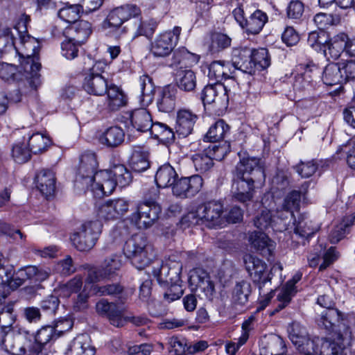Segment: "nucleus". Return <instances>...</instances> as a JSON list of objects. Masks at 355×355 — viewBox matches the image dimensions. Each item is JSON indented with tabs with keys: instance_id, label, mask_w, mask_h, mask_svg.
Masks as SVG:
<instances>
[{
	"instance_id": "nucleus-62",
	"label": "nucleus",
	"mask_w": 355,
	"mask_h": 355,
	"mask_svg": "<svg viewBox=\"0 0 355 355\" xmlns=\"http://www.w3.org/2000/svg\"><path fill=\"white\" fill-rule=\"evenodd\" d=\"M79 45L72 37L62 42V54L67 60L74 59L78 56Z\"/></svg>"
},
{
	"instance_id": "nucleus-50",
	"label": "nucleus",
	"mask_w": 355,
	"mask_h": 355,
	"mask_svg": "<svg viewBox=\"0 0 355 355\" xmlns=\"http://www.w3.org/2000/svg\"><path fill=\"white\" fill-rule=\"evenodd\" d=\"M50 144L51 140L49 137L38 132L32 135L28 139L29 150L35 154L44 150Z\"/></svg>"
},
{
	"instance_id": "nucleus-3",
	"label": "nucleus",
	"mask_w": 355,
	"mask_h": 355,
	"mask_svg": "<svg viewBox=\"0 0 355 355\" xmlns=\"http://www.w3.org/2000/svg\"><path fill=\"white\" fill-rule=\"evenodd\" d=\"M151 248L146 238L142 234H136L129 239L123 246V253L132 264L141 270L147 266L152 259Z\"/></svg>"
},
{
	"instance_id": "nucleus-25",
	"label": "nucleus",
	"mask_w": 355,
	"mask_h": 355,
	"mask_svg": "<svg viewBox=\"0 0 355 355\" xmlns=\"http://www.w3.org/2000/svg\"><path fill=\"white\" fill-rule=\"evenodd\" d=\"M129 119L132 128L141 132L150 131L153 124L151 115L146 108L132 110Z\"/></svg>"
},
{
	"instance_id": "nucleus-27",
	"label": "nucleus",
	"mask_w": 355,
	"mask_h": 355,
	"mask_svg": "<svg viewBox=\"0 0 355 355\" xmlns=\"http://www.w3.org/2000/svg\"><path fill=\"white\" fill-rule=\"evenodd\" d=\"M175 82L180 90L186 92H193L197 85L196 74L191 69H180L175 73Z\"/></svg>"
},
{
	"instance_id": "nucleus-31",
	"label": "nucleus",
	"mask_w": 355,
	"mask_h": 355,
	"mask_svg": "<svg viewBox=\"0 0 355 355\" xmlns=\"http://www.w3.org/2000/svg\"><path fill=\"white\" fill-rule=\"evenodd\" d=\"M348 36L344 33L334 36L328 40L327 43V55L333 60H337L341 54L345 51L346 53L347 42Z\"/></svg>"
},
{
	"instance_id": "nucleus-40",
	"label": "nucleus",
	"mask_w": 355,
	"mask_h": 355,
	"mask_svg": "<svg viewBox=\"0 0 355 355\" xmlns=\"http://www.w3.org/2000/svg\"><path fill=\"white\" fill-rule=\"evenodd\" d=\"M340 320V312L336 309H329L324 311L318 320V325L326 330L333 331Z\"/></svg>"
},
{
	"instance_id": "nucleus-52",
	"label": "nucleus",
	"mask_w": 355,
	"mask_h": 355,
	"mask_svg": "<svg viewBox=\"0 0 355 355\" xmlns=\"http://www.w3.org/2000/svg\"><path fill=\"white\" fill-rule=\"evenodd\" d=\"M254 225L261 230H266L269 227L276 228V220L271 211L265 209L254 218Z\"/></svg>"
},
{
	"instance_id": "nucleus-21",
	"label": "nucleus",
	"mask_w": 355,
	"mask_h": 355,
	"mask_svg": "<svg viewBox=\"0 0 355 355\" xmlns=\"http://www.w3.org/2000/svg\"><path fill=\"white\" fill-rule=\"evenodd\" d=\"M198 116L190 110L181 109L178 111L176 116V132L182 137L191 134Z\"/></svg>"
},
{
	"instance_id": "nucleus-38",
	"label": "nucleus",
	"mask_w": 355,
	"mask_h": 355,
	"mask_svg": "<svg viewBox=\"0 0 355 355\" xmlns=\"http://www.w3.org/2000/svg\"><path fill=\"white\" fill-rule=\"evenodd\" d=\"M267 20L266 14L257 10L245 21L244 28L248 34H258L262 30Z\"/></svg>"
},
{
	"instance_id": "nucleus-36",
	"label": "nucleus",
	"mask_w": 355,
	"mask_h": 355,
	"mask_svg": "<svg viewBox=\"0 0 355 355\" xmlns=\"http://www.w3.org/2000/svg\"><path fill=\"white\" fill-rule=\"evenodd\" d=\"M139 86V102L142 106H148L153 102L155 96V86L152 79L147 75L141 76Z\"/></svg>"
},
{
	"instance_id": "nucleus-4",
	"label": "nucleus",
	"mask_w": 355,
	"mask_h": 355,
	"mask_svg": "<svg viewBox=\"0 0 355 355\" xmlns=\"http://www.w3.org/2000/svg\"><path fill=\"white\" fill-rule=\"evenodd\" d=\"M102 227V223L98 220L83 223L71 236L73 245L79 251H89L95 246Z\"/></svg>"
},
{
	"instance_id": "nucleus-19",
	"label": "nucleus",
	"mask_w": 355,
	"mask_h": 355,
	"mask_svg": "<svg viewBox=\"0 0 355 355\" xmlns=\"http://www.w3.org/2000/svg\"><path fill=\"white\" fill-rule=\"evenodd\" d=\"M190 282L196 285L208 300H212L215 294V286L209 273L202 268H196L190 275Z\"/></svg>"
},
{
	"instance_id": "nucleus-14",
	"label": "nucleus",
	"mask_w": 355,
	"mask_h": 355,
	"mask_svg": "<svg viewBox=\"0 0 355 355\" xmlns=\"http://www.w3.org/2000/svg\"><path fill=\"white\" fill-rule=\"evenodd\" d=\"M203 186V179L198 175L189 178H177L171 185L174 196L180 198H187L194 196Z\"/></svg>"
},
{
	"instance_id": "nucleus-29",
	"label": "nucleus",
	"mask_w": 355,
	"mask_h": 355,
	"mask_svg": "<svg viewBox=\"0 0 355 355\" xmlns=\"http://www.w3.org/2000/svg\"><path fill=\"white\" fill-rule=\"evenodd\" d=\"M92 32L91 24L87 21L80 20L68 27L66 33L71 36L73 40L81 45L87 40Z\"/></svg>"
},
{
	"instance_id": "nucleus-1",
	"label": "nucleus",
	"mask_w": 355,
	"mask_h": 355,
	"mask_svg": "<svg viewBox=\"0 0 355 355\" xmlns=\"http://www.w3.org/2000/svg\"><path fill=\"white\" fill-rule=\"evenodd\" d=\"M239 162L236 164L232 183L233 198L243 204L252 200L255 192V183L265 181L263 162L250 157L245 152L239 153Z\"/></svg>"
},
{
	"instance_id": "nucleus-42",
	"label": "nucleus",
	"mask_w": 355,
	"mask_h": 355,
	"mask_svg": "<svg viewBox=\"0 0 355 355\" xmlns=\"http://www.w3.org/2000/svg\"><path fill=\"white\" fill-rule=\"evenodd\" d=\"M83 279L80 275H76L67 283L63 284L57 288L59 296L69 297L72 294H78L82 290Z\"/></svg>"
},
{
	"instance_id": "nucleus-63",
	"label": "nucleus",
	"mask_w": 355,
	"mask_h": 355,
	"mask_svg": "<svg viewBox=\"0 0 355 355\" xmlns=\"http://www.w3.org/2000/svg\"><path fill=\"white\" fill-rule=\"evenodd\" d=\"M293 211L283 209L282 207L280 209H277L276 215L275 216L276 220V230L280 232L287 230L286 221L293 218Z\"/></svg>"
},
{
	"instance_id": "nucleus-18",
	"label": "nucleus",
	"mask_w": 355,
	"mask_h": 355,
	"mask_svg": "<svg viewBox=\"0 0 355 355\" xmlns=\"http://www.w3.org/2000/svg\"><path fill=\"white\" fill-rule=\"evenodd\" d=\"M288 333L291 340L302 355H313L310 349L313 348V343L308 337L305 328L299 323L293 322L289 327Z\"/></svg>"
},
{
	"instance_id": "nucleus-23",
	"label": "nucleus",
	"mask_w": 355,
	"mask_h": 355,
	"mask_svg": "<svg viewBox=\"0 0 355 355\" xmlns=\"http://www.w3.org/2000/svg\"><path fill=\"white\" fill-rule=\"evenodd\" d=\"M252 247L262 256L270 257L275 248V243L265 233L253 232L249 237Z\"/></svg>"
},
{
	"instance_id": "nucleus-13",
	"label": "nucleus",
	"mask_w": 355,
	"mask_h": 355,
	"mask_svg": "<svg viewBox=\"0 0 355 355\" xmlns=\"http://www.w3.org/2000/svg\"><path fill=\"white\" fill-rule=\"evenodd\" d=\"M125 311L126 307L123 304L110 302L105 299H101L96 304V313L107 318L112 325L117 327L126 323Z\"/></svg>"
},
{
	"instance_id": "nucleus-17",
	"label": "nucleus",
	"mask_w": 355,
	"mask_h": 355,
	"mask_svg": "<svg viewBox=\"0 0 355 355\" xmlns=\"http://www.w3.org/2000/svg\"><path fill=\"white\" fill-rule=\"evenodd\" d=\"M243 261L245 268L254 282L264 285L270 280L267 266L262 260L251 254H245Z\"/></svg>"
},
{
	"instance_id": "nucleus-22",
	"label": "nucleus",
	"mask_w": 355,
	"mask_h": 355,
	"mask_svg": "<svg viewBox=\"0 0 355 355\" xmlns=\"http://www.w3.org/2000/svg\"><path fill=\"white\" fill-rule=\"evenodd\" d=\"M95 349L91 345L89 336L86 334H79L67 345L65 355H94Z\"/></svg>"
},
{
	"instance_id": "nucleus-48",
	"label": "nucleus",
	"mask_w": 355,
	"mask_h": 355,
	"mask_svg": "<svg viewBox=\"0 0 355 355\" xmlns=\"http://www.w3.org/2000/svg\"><path fill=\"white\" fill-rule=\"evenodd\" d=\"M252 62L254 64V73L257 70L261 71L270 64V58L266 49H252Z\"/></svg>"
},
{
	"instance_id": "nucleus-47",
	"label": "nucleus",
	"mask_w": 355,
	"mask_h": 355,
	"mask_svg": "<svg viewBox=\"0 0 355 355\" xmlns=\"http://www.w3.org/2000/svg\"><path fill=\"white\" fill-rule=\"evenodd\" d=\"M150 132L155 138L166 142L172 141L175 138V133L173 130L164 123H153Z\"/></svg>"
},
{
	"instance_id": "nucleus-41",
	"label": "nucleus",
	"mask_w": 355,
	"mask_h": 355,
	"mask_svg": "<svg viewBox=\"0 0 355 355\" xmlns=\"http://www.w3.org/2000/svg\"><path fill=\"white\" fill-rule=\"evenodd\" d=\"M2 272L3 273L2 286H6L12 290L18 288L26 282L20 270L15 272L14 269L9 267L2 270Z\"/></svg>"
},
{
	"instance_id": "nucleus-59",
	"label": "nucleus",
	"mask_w": 355,
	"mask_h": 355,
	"mask_svg": "<svg viewBox=\"0 0 355 355\" xmlns=\"http://www.w3.org/2000/svg\"><path fill=\"white\" fill-rule=\"evenodd\" d=\"M86 268L87 269V271L85 285L91 286L92 285H95L94 283L96 282H101L106 279H109V277L103 267L102 268H97L93 266H88Z\"/></svg>"
},
{
	"instance_id": "nucleus-44",
	"label": "nucleus",
	"mask_w": 355,
	"mask_h": 355,
	"mask_svg": "<svg viewBox=\"0 0 355 355\" xmlns=\"http://www.w3.org/2000/svg\"><path fill=\"white\" fill-rule=\"evenodd\" d=\"M229 63L224 61H214L209 67L208 76L210 79L220 83L223 79L227 78L229 75Z\"/></svg>"
},
{
	"instance_id": "nucleus-45",
	"label": "nucleus",
	"mask_w": 355,
	"mask_h": 355,
	"mask_svg": "<svg viewBox=\"0 0 355 355\" xmlns=\"http://www.w3.org/2000/svg\"><path fill=\"white\" fill-rule=\"evenodd\" d=\"M191 160L196 171L205 173L212 168L213 158L207 153L201 152L192 155Z\"/></svg>"
},
{
	"instance_id": "nucleus-12",
	"label": "nucleus",
	"mask_w": 355,
	"mask_h": 355,
	"mask_svg": "<svg viewBox=\"0 0 355 355\" xmlns=\"http://www.w3.org/2000/svg\"><path fill=\"white\" fill-rule=\"evenodd\" d=\"M161 211L158 204L139 203L129 219L139 229H147L157 220Z\"/></svg>"
},
{
	"instance_id": "nucleus-64",
	"label": "nucleus",
	"mask_w": 355,
	"mask_h": 355,
	"mask_svg": "<svg viewBox=\"0 0 355 355\" xmlns=\"http://www.w3.org/2000/svg\"><path fill=\"white\" fill-rule=\"evenodd\" d=\"M15 321V316L13 315L12 310L10 309H5L1 314H0V327L3 336L10 332Z\"/></svg>"
},
{
	"instance_id": "nucleus-6",
	"label": "nucleus",
	"mask_w": 355,
	"mask_h": 355,
	"mask_svg": "<svg viewBox=\"0 0 355 355\" xmlns=\"http://www.w3.org/2000/svg\"><path fill=\"white\" fill-rule=\"evenodd\" d=\"M2 347L12 355H27L32 345V334L28 330L19 328L17 334L8 333L1 340Z\"/></svg>"
},
{
	"instance_id": "nucleus-11",
	"label": "nucleus",
	"mask_w": 355,
	"mask_h": 355,
	"mask_svg": "<svg viewBox=\"0 0 355 355\" xmlns=\"http://www.w3.org/2000/svg\"><path fill=\"white\" fill-rule=\"evenodd\" d=\"M201 99L205 105H211L216 110H223L229 103L227 89L220 83L208 85L202 91Z\"/></svg>"
},
{
	"instance_id": "nucleus-51",
	"label": "nucleus",
	"mask_w": 355,
	"mask_h": 355,
	"mask_svg": "<svg viewBox=\"0 0 355 355\" xmlns=\"http://www.w3.org/2000/svg\"><path fill=\"white\" fill-rule=\"evenodd\" d=\"M92 293L91 286L85 285L82 291L72 299V307L75 311H81L89 306L88 300Z\"/></svg>"
},
{
	"instance_id": "nucleus-32",
	"label": "nucleus",
	"mask_w": 355,
	"mask_h": 355,
	"mask_svg": "<svg viewBox=\"0 0 355 355\" xmlns=\"http://www.w3.org/2000/svg\"><path fill=\"white\" fill-rule=\"evenodd\" d=\"M301 275H295L292 279L288 281L286 285L282 288L279 293L277 295V300L279 304L275 311H279L285 308L291 302V297L296 293L295 284L300 281Z\"/></svg>"
},
{
	"instance_id": "nucleus-37",
	"label": "nucleus",
	"mask_w": 355,
	"mask_h": 355,
	"mask_svg": "<svg viewBox=\"0 0 355 355\" xmlns=\"http://www.w3.org/2000/svg\"><path fill=\"white\" fill-rule=\"evenodd\" d=\"M178 178L175 169L169 164H164L159 168L155 175V182L158 187L163 188L171 187Z\"/></svg>"
},
{
	"instance_id": "nucleus-56",
	"label": "nucleus",
	"mask_w": 355,
	"mask_h": 355,
	"mask_svg": "<svg viewBox=\"0 0 355 355\" xmlns=\"http://www.w3.org/2000/svg\"><path fill=\"white\" fill-rule=\"evenodd\" d=\"M250 285L246 282H241L235 286L233 292V299L235 302L244 304L250 294Z\"/></svg>"
},
{
	"instance_id": "nucleus-43",
	"label": "nucleus",
	"mask_w": 355,
	"mask_h": 355,
	"mask_svg": "<svg viewBox=\"0 0 355 355\" xmlns=\"http://www.w3.org/2000/svg\"><path fill=\"white\" fill-rule=\"evenodd\" d=\"M109 171L112 173L116 185L121 187L128 186L132 182L130 171L123 164L114 165Z\"/></svg>"
},
{
	"instance_id": "nucleus-57",
	"label": "nucleus",
	"mask_w": 355,
	"mask_h": 355,
	"mask_svg": "<svg viewBox=\"0 0 355 355\" xmlns=\"http://www.w3.org/2000/svg\"><path fill=\"white\" fill-rule=\"evenodd\" d=\"M151 286L152 281L150 279H146L144 282H143L139 288V298L142 301L148 302V309L151 315L154 316H158L160 315V313L157 311H153L152 309V306L155 304V302H150L152 289Z\"/></svg>"
},
{
	"instance_id": "nucleus-35",
	"label": "nucleus",
	"mask_w": 355,
	"mask_h": 355,
	"mask_svg": "<svg viewBox=\"0 0 355 355\" xmlns=\"http://www.w3.org/2000/svg\"><path fill=\"white\" fill-rule=\"evenodd\" d=\"M322 81L325 85L329 86L342 84L345 82V78L339 62L329 64L326 66L323 71Z\"/></svg>"
},
{
	"instance_id": "nucleus-28",
	"label": "nucleus",
	"mask_w": 355,
	"mask_h": 355,
	"mask_svg": "<svg viewBox=\"0 0 355 355\" xmlns=\"http://www.w3.org/2000/svg\"><path fill=\"white\" fill-rule=\"evenodd\" d=\"M130 165L134 171L138 173L143 172L149 168L148 154L143 146H132Z\"/></svg>"
},
{
	"instance_id": "nucleus-53",
	"label": "nucleus",
	"mask_w": 355,
	"mask_h": 355,
	"mask_svg": "<svg viewBox=\"0 0 355 355\" xmlns=\"http://www.w3.org/2000/svg\"><path fill=\"white\" fill-rule=\"evenodd\" d=\"M81 9L82 6L79 4L67 5L60 9L58 16L63 21L73 24L80 17Z\"/></svg>"
},
{
	"instance_id": "nucleus-20",
	"label": "nucleus",
	"mask_w": 355,
	"mask_h": 355,
	"mask_svg": "<svg viewBox=\"0 0 355 355\" xmlns=\"http://www.w3.org/2000/svg\"><path fill=\"white\" fill-rule=\"evenodd\" d=\"M252 49L250 48L234 49L232 54V63L235 69L249 73H254V64L252 62L251 57Z\"/></svg>"
},
{
	"instance_id": "nucleus-26",
	"label": "nucleus",
	"mask_w": 355,
	"mask_h": 355,
	"mask_svg": "<svg viewBox=\"0 0 355 355\" xmlns=\"http://www.w3.org/2000/svg\"><path fill=\"white\" fill-rule=\"evenodd\" d=\"M36 186L46 198L53 196L55 192V177L51 170H42L36 176Z\"/></svg>"
},
{
	"instance_id": "nucleus-30",
	"label": "nucleus",
	"mask_w": 355,
	"mask_h": 355,
	"mask_svg": "<svg viewBox=\"0 0 355 355\" xmlns=\"http://www.w3.org/2000/svg\"><path fill=\"white\" fill-rule=\"evenodd\" d=\"M107 93V106L111 111H116L125 106L127 103V98L123 91L115 85H110Z\"/></svg>"
},
{
	"instance_id": "nucleus-39",
	"label": "nucleus",
	"mask_w": 355,
	"mask_h": 355,
	"mask_svg": "<svg viewBox=\"0 0 355 355\" xmlns=\"http://www.w3.org/2000/svg\"><path fill=\"white\" fill-rule=\"evenodd\" d=\"M230 126L224 120L220 119L215 122L209 128L205 136L207 141L217 142L223 139L225 135L230 132Z\"/></svg>"
},
{
	"instance_id": "nucleus-7",
	"label": "nucleus",
	"mask_w": 355,
	"mask_h": 355,
	"mask_svg": "<svg viewBox=\"0 0 355 355\" xmlns=\"http://www.w3.org/2000/svg\"><path fill=\"white\" fill-rule=\"evenodd\" d=\"M151 272L161 285L180 283L182 265L175 261H168L163 263L160 260L152 262Z\"/></svg>"
},
{
	"instance_id": "nucleus-58",
	"label": "nucleus",
	"mask_w": 355,
	"mask_h": 355,
	"mask_svg": "<svg viewBox=\"0 0 355 355\" xmlns=\"http://www.w3.org/2000/svg\"><path fill=\"white\" fill-rule=\"evenodd\" d=\"M295 168L297 173L302 178H309L317 171L318 162L315 159L307 162H300Z\"/></svg>"
},
{
	"instance_id": "nucleus-9",
	"label": "nucleus",
	"mask_w": 355,
	"mask_h": 355,
	"mask_svg": "<svg viewBox=\"0 0 355 355\" xmlns=\"http://www.w3.org/2000/svg\"><path fill=\"white\" fill-rule=\"evenodd\" d=\"M105 67V63L98 61L89 69L83 83V88L88 94L102 96L106 93L109 86L107 80L102 76Z\"/></svg>"
},
{
	"instance_id": "nucleus-24",
	"label": "nucleus",
	"mask_w": 355,
	"mask_h": 355,
	"mask_svg": "<svg viewBox=\"0 0 355 355\" xmlns=\"http://www.w3.org/2000/svg\"><path fill=\"white\" fill-rule=\"evenodd\" d=\"M57 336L53 326H45L37 331L35 336L32 335V345H30V353H39L44 352V346L54 337Z\"/></svg>"
},
{
	"instance_id": "nucleus-54",
	"label": "nucleus",
	"mask_w": 355,
	"mask_h": 355,
	"mask_svg": "<svg viewBox=\"0 0 355 355\" xmlns=\"http://www.w3.org/2000/svg\"><path fill=\"white\" fill-rule=\"evenodd\" d=\"M137 26L134 33V37L139 36H145L150 37L154 33L157 28V21L153 19L141 21L137 20Z\"/></svg>"
},
{
	"instance_id": "nucleus-55",
	"label": "nucleus",
	"mask_w": 355,
	"mask_h": 355,
	"mask_svg": "<svg viewBox=\"0 0 355 355\" xmlns=\"http://www.w3.org/2000/svg\"><path fill=\"white\" fill-rule=\"evenodd\" d=\"M231 38L220 33H214L211 36L209 50L212 53L218 52L231 44Z\"/></svg>"
},
{
	"instance_id": "nucleus-46",
	"label": "nucleus",
	"mask_w": 355,
	"mask_h": 355,
	"mask_svg": "<svg viewBox=\"0 0 355 355\" xmlns=\"http://www.w3.org/2000/svg\"><path fill=\"white\" fill-rule=\"evenodd\" d=\"M122 266V256L119 253H114L104 260L103 268L109 279H111L121 268Z\"/></svg>"
},
{
	"instance_id": "nucleus-8",
	"label": "nucleus",
	"mask_w": 355,
	"mask_h": 355,
	"mask_svg": "<svg viewBox=\"0 0 355 355\" xmlns=\"http://www.w3.org/2000/svg\"><path fill=\"white\" fill-rule=\"evenodd\" d=\"M98 162L94 153L87 152L80 156L75 184L82 189H88L97 173Z\"/></svg>"
},
{
	"instance_id": "nucleus-10",
	"label": "nucleus",
	"mask_w": 355,
	"mask_h": 355,
	"mask_svg": "<svg viewBox=\"0 0 355 355\" xmlns=\"http://www.w3.org/2000/svg\"><path fill=\"white\" fill-rule=\"evenodd\" d=\"M182 28L175 26L172 31L162 33L151 42L150 52L155 57H166L173 51L179 40Z\"/></svg>"
},
{
	"instance_id": "nucleus-5",
	"label": "nucleus",
	"mask_w": 355,
	"mask_h": 355,
	"mask_svg": "<svg viewBox=\"0 0 355 355\" xmlns=\"http://www.w3.org/2000/svg\"><path fill=\"white\" fill-rule=\"evenodd\" d=\"M21 47L16 51L21 57H26V60L22 63L26 77L31 79V83H39V71L41 68L40 63L35 60V55L38 53L39 43L32 37L27 36L20 39Z\"/></svg>"
},
{
	"instance_id": "nucleus-2",
	"label": "nucleus",
	"mask_w": 355,
	"mask_h": 355,
	"mask_svg": "<svg viewBox=\"0 0 355 355\" xmlns=\"http://www.w3.org/2000/svg\"><path fill=\"white\" fill-rule=\"evenodd\" d=\"M141 15L140 8L136 5L126 4L112 9L101 24L104 30L113 33L116 39H120L128 32L126 26L123 24L132 17Z\"/></svg>"
},
{
	"instance_id": "nucleus-16",
	"label": "nucleus",
	"mask_w": 355,
	"mask_h": 355,
	"mask_svg": "<svg viewBox=\"0 0 355 355\" xmlns=\"http://www.w3.org/2000/svg\"><path fill=\"white\" fill-rule=\"evenodd\" d=\"M198 214L202 223L209 227L220 225L223 221V206L219 202H208L198 206Z\"/></svg>"
},
{
	"instance_id": "nucleus-61",
	"label": "nucleus",
	"mask_w": 355,
	"mask_h": 355,
	"mask_svg": "<svg viewBox=\"0 0 355 355\" xmlns=\"http://www.w3.org/2000/svg\"><path fill=\"white\" fill-rule=\"evenodd\" d=\"M302 191L293 190L288 193L285 197L282 207L293 212L297 211L300 207Z\"/></svg>"
},
{
	"instance_id": "nucleus-60",
	"label": "nucleus",
	"mask_w": 355,
	"mask_h": 355,
	"mask_svg": "<svg viewBox=\"0 0 355 355\" xmlns=\"http://www.w3.org/2000/svg\"><path fill=\"white\" fill-rule=\"evenodd\" d=\"M12 156L15 162L23 164L26 162L31 158V151L22 143H18L13 146L12 149Z\"/></svg>"
},
{
	"instance_id": "nucleus-15",
	"label": "nucleus",
	"mask_w": 355,
	"mask_h": 355,
	"mask_svg": "<svg viewBox=\"0 0 355 355\" xmlns=\"http://www.w3.org/2000/svg\"><path fill=\"white\" fill-rule=\"evenodd\" d=\"M116 186L112 173L109 170L98 171L91 183L89 188L97 198L109 196L112 193Z\"/></svg>"
},
{
	"instance_id": "nucleus-49",
	"label": "nucleus",
	"mask_w": 355,
	"mask_h": 355,
	"mask_svg": "<svg viewBox=\"0 0 355 355\" xmlns=\"http://www.w3.org/2000/svg\"><path fill=\"white\" fill-rule=\"evenodd\" d=\"M328 35L324 31H313L308 37L309 44L316 51L322 50L327 56L326 45L328 41Z\"/></svg>"
},
{
	"instance_id": "nucleus-34",
	"label": "nucleus",
	"mask_w": 355,
	"mask_h": 355,
	"mask_svg": "<svg viewBox=\"0 0 355 355\" xmlns=\"http://www.w3.org/2000/svg\"><path fill=\"white\" fill-rule=\"evenodd\" d=\"M125 137V133L122 128L119 126H112L100 137V142L110 148H115L121 145Z\"/></svg>"
},
{
	"instance_id": "nucleus-33",
	"label": "nucleus",
	"mask_w": 355,
	"mask_h": 355,
	"mask_svg": "<svg viewBox=\"0 0 355 355\" xmlns=\"http://www.w3.org/2000/svg\"><path fill=\"white\" fill-rule=\"evenodd\" d=\"M92 293L98 296L111 295L117 297L120 303L123 304L127 296L123 293V288L119 284H110L104 286L92 285Z\"/></svg>"
}]
</instances>
